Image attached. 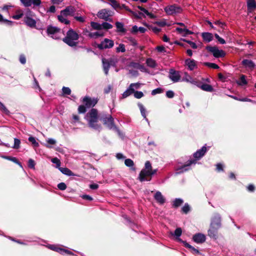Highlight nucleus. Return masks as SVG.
Instances as JSON below:
<instances>
[{
    "label": "nucleus",
    "mask_w": 256,
    "mask_h": 256,
    "mask_svg": "<svg viewBox=\"0 0 256 256\" xmlns=\"http://www.w3.org/2000/svg\"><path fill=\"white\" fill-rule=\"evenodd\" d=\"M84 119L87 121L88 126L96 130L101 128V125L98 124L100 116L96 108H92L84 116Z\"/></svg>",
    "instance_id": "nucleus-1"
},
{
    "label": "nucleus",
    "mask_w": 256,
    "mask_h": 256,
    "mask_svg": "<svg viewBox=\"0 0 256 256\" xmlns=\"http://www.w3.org/2000/svg\"><path fill=\"white\" fill-rule=\"evenodd\" d=\"M98 99L97 98H90L86 96L83 98L82 102L84 104L80 105L78 111V114H84L86 112V108H90L94 106L98 102Z\"/></svg>",
    "instance_id": "nucleus-2"
},
{
    "label": "nucleus",
    "mask_w": 256,
    "mask_h": 256,
    "mask_svg": "<svg viewBox=\"0 0 256 256\" xmlns=\"http://www.w3.org/2000/svg\"><path fill=\"white\" fill-rule=\"evenodd\" d=\"M79 35L72 28H70L66 32V36L63 38L62 41L70 47L76 46L78 44Z\"/></svg>",
    "instance_id": "nucleus-3"
},
{
    "label": "nucleus",
    "mask_w": 256,
    "mask_h": 256,
    "mask_svg": "<svg viewBox=\"0 0 256 256\" xmlns=\"http://www.w3.org/2000/svg\"><path fill=\"white\" fill-rule=\"evenodd\" d=\"M100 120L102 122L104 125L106 126L110 130L116 128L114 118L111 114H106L104 112L101 113L100 115Z\"/></svg>",
    "instance_id": "nucleus-4"
},
{
    "label": "nucleus",
    "mask_w": 256,
    "mask_h": 256,
    "mask_svg": "<svg viewBox=\"0 0 256 256\" xmlns=\"http://www.w3.org/2000/svg\"><path fill=\"white\" fill-rule=\"evenodd\" d=\"M206 49L210 52L216 58H223L226 56V52L222 50H218V47L211 46H207Z\"/></svg>",
    "instance_id": "nucleus-5"
},
{
    "label": "nucleus",
    "mask_w": 256,
    "mask_h": 256,
    "mask_svg": "<svg viewBox=\"0 0 256 256\" xmlns=\"http://www.w3.org/2000/svg\"><path fill=\"white\" fill-rule=\"evenodd\" d=\"M154 174V172H152L142 168L139 174L138 179L141 182L146 180L150 181L152 179V176Z\"/></svg>",
    "instance_id": "nucleus-6"
},
{
    "label": "nucleus",
    "mask_w": 256,
    "mask_h": 256,
    "mask_svg": "<svg viewBox=\"0 0 256 256\" xmlns=\"http://www.w3.org/2000/svg\"><path fill=\"white\" fill-rule=\"evenodd\" d=\"M97 16L98 18L106 22H112V19L110 18V11L107 9H102L100 10L97 14Z\"/></svg>",
    "instance_id": "nucleus-7"
},
{
    "label": "nucleus",
    "mask_w": 256,
    "mask_h": 256,
    "mask_svg": "<svg viewBox=\"0 0 256 256\" xmlns=\"http://www.w3.org/2000/svg\"><path fill=\"white\" fill-rule=\"evenodd\" d=\"M164 11L168 14L172 15L180 13L182 11V8L180 6L173 4L166 6L164 8Z\"/></svg>",
    "instance_id": "nucleus-8"
},
{
    "label": "nucleus",
    "mask_w": 256,
    "mask_h": 256,
    "mask_svg": "<svg viewBox=\"0 0 256 256\" xmlns=\"http://www.w3.org/2000/svg\"><path fill=\"white\" fill-rule=\"evenodd\" d=\"M114 46V42L112 40L107 38L104 39L100 44H97V48L100 50L110 48Z\"/></svg>",
    "instance_id": "nucleus-9"
},
{
    "label": "nucleus",
    "mask_w": 256,
    "mask_h": 256,
    "mask_svg": "<svg viewBox=\"0 0 256 256\" xmlns=\"http://www.w3.org/2000/svg\"><path fill=\"white\" fill-rule=\"evenodd\" d=\"M210 146H206L205 144L201 148L197 150L194 154L193 156L195 158L194 160H198L204 156L206 152L209 150Z\"/></svg>",
    "instance_id": "nucleus-10"
},
{
    "label": "nucleus",
    "mask_w": 256,
    "mask_h": 256,
    "mask_svg": "<svg viewBox=\"0 0 256 256\" xmlns=\"http://www.w3.org/2000/svg\"><path fill=\"white\" fill-rule=\"evenodd\" d=\"M196 161H187L186 163L182 165L178 166L176 168L178 173L183 172H186L190 169V166L192 164H195Z\"/></svg>",
    "instance_id": "nucleus-11"
},
{
    "label": "nucleus",
    "mask_w": 256,
    "mask_h": 256,
    "mask_svg": "<svg viewBox=\"0 0 256 256\" xmlns=\"http://www.w3.org/2000/svg\"><path fill=\"white\" fill-rule=\"evenodd\" d=\"M60 32V29L56 26H48L47 28L46 32L48 35H52L53 38L58 39L59 37L57 36V34Z\"/></svg>",
    "instance_id": "nucleus-12"
},
{
    "label": "nucleus",
    "mask_w": 256,
    "mask_h": 256,
    "mask_svg": "<svg viewBox=\"0 0 256 256\" xmlns=\"http://www.w3.org/2000/svg\"><path fill=\"white\" fill-rule=\"evenodd\" d=\"M168 78L174 82H176L180 80L181 76L178 71L171 68L170 70Z\"/></svg>",
    "instance_id": "nucleus-13"
},
{
    "label": "nucleus",
    "mask_w": 256,
    "mask_h": 256,
    "mask_svg": "<svg viewBox=\"0 0 256 256\" xmlns=\"http://www.w3.org/2000/svg\"><path fill=\"white\" fill-rule=\"evenodd\" d=\"M20 1L25 7H30L32 4L34 6H38L42 3L40 0H20Z\"/></svg>",
    "instance_id": "nucleus-14"
},
{
    "label": "nucleus",
    "mask_w": 256,
    "mask_h": 256,
    "mask_svg": "<svg viewBox=\"0 0 256 256\" xmlns=\"http://www.w3.org/2000/svg\"><path fill=\"white\" fill-rule=\"evenodd\" d=\"M24 22L30 28H36V20L31 16H26L24 17Z\"/></svg>",
    "instance_id": "nucleus-15"
},
{
    "label": "nucleus",
    "mask_w": 256,
    "mask_h": 256,
    "mask_svg": "<svg viewBox=\"0 0 256 256\" xmlns=\"http://www.w3.org/2000/svg\"><path fill=\"white\" fill-rule=\"evenodd\" d=\"M210 226L220 228L221 226V218L218 214H215L212 218Z\"/></svg>",
    "instance_id": "nucleus-16"
},
{
    "label": "nucleus",
    "mask_w": 256,
    "mask_h": 256,
    "mask_svg": "<svg viewBox=\"0 0 256 256\" xmlns=\"http://www.w3.org/2000/svg\"><path fill=\"white\" fill-rule=\"evenodd\" d=\"M220 228L210 226L208 230V236L214 240H216L218 238V230Z\"/></svg>",
    "instance_id": "nucleus-17"
},
{
    "label": "nucleus",
    "mask_w": 256,
    "mask_h": 256,
    "mask_svg": "<svg viewBox=\"0 0 256 256\" xmlns=\"http://www.w3.org/2000/svg\"><path fill=\"white\" fill-rule=\"evenodd\" d=\"M74 8L70 6H67L65 9L62 10L60 14L64 16H74Z\"/></svg>",
    "instance_id": "nucleus-18"
},
{
    "label": "nucleus",
    "mask_w": 256,
    "mask_h": 256,
    "mask_svg": "<svg viewBox=\"0 0 256 256\" xmlns=\"http://www.w3.org/2000/svg\"><path fill=\"white\" fill-rule=\"evenodd\" d=\"M206 236L201 233H198L193 236V240L198 244L203 243L206 241Z\"/></svg>",
    "instance_id": "nucleus-19"
},
{
    "label": "nucleus",
    "mask_w": 256,
    "mask_h": 256,
    "mask_svg": "<svg viewBox=\"0 0 256 256\" xmlns=\"http://www.w3.org/2000/svg\"><path fill=\"white\" fill-rule=\"evenodd\" d=\"M242 64L243 65V66L244 68H248L249 70H253L256 66V65H255L254 63L253 62V61H252V60H247V59L244 60L242 62Z\"/></svg>",
    "instance_id": "nucleus-20"
},
{
    "label": "nucleus",
    "mask_w": 256,
    "mask_h": 256,
    "mask_svg": "<svg viewBox=\"0 0 256 256\" xmlns=\"http://www.w3.org/2000/svg\"><path fill=\"white\" fill-rule=\"evenodd\" d=\"M154 198L160 204H163L166 202V198L159 191L156 192L154 195Z\"/></svg>",
    "instance_id": "nucleus-21"
},
{
    "label": "nucleus",
    "mask_w": 256,
    "mask_h": 256,
    "mask_svg": "<svg viewBox=\"0 0 256 256\" xmlns=\"http://www.w3.org/2000/svg\"><path fill=\"white\" fill-rule=\"evenodd\" d=\"M196 61L194 60L188 58L185 60V64L188 66V68L190 70H192L196 68Z\"/></svg>",
    "instance_id": "nucleus-22"
},
{
    "label": "nucleus",
    "mask_w": 256,
    "mask_h": 256,
    "mask_svg": "<svg viewBox=\"0 0 256 256\" xmlns=\"http://www.w3.org/2000/svg\"><path fill=\"white\" fill-rule=\"evenodd\" d=\"M202 37L203 40L206 43L210 42L213 40V35L212 33L204 32L202 34Z\"/></svg>",
    "instance_id": "nucleus-23"
},
{
    "label": "nucleus",
    "mask_w": 256,
    "mask_h": 256,
    "mask_svg": "<svg viewBox=\"0 0 256 256\" xmlns=\"http://www.w3.org/2000/svg\"><path fill=\"white\" fill-rule=\"evenodd\" d=\"M102 63L104 73L106 74V75H107L108 74V70L110 66V64L108 60H106L105 58H102Z\"/></svg>",
    "instance_id": "nucleus-24"
},
{
    "label": "nucleus",
    "mask_w": 256,
    "mask_h": 256,
    "mask_svg": "<svg viewBox=\"0 0 256 256\" xmlns=\"http://www.w3.org/2000/svg\"><path fill=\"white\" fill-rule=\"evenodd\" d=\"M116 26V32H121L125 34L126 32V29L124 28V24L122 22H116L115 23Z\"/></svg>",
    "instance_id": "nucleus-25"
},
{
    "label": "nucleus",
    "mask_w": 256,
    "mask_h": 256,
    "mask_svg": "<svg viewBox=\"0 0 256 256\" xmlns=\"http://www.w3.org/2000/svg\"><path fill=\"white\" fill-rule=\"evenodd\" d=\"M247 6L248 11L251 12L256 8V2L255 0H248Z\"/></svg>",
    "instance_id": "nucleus-26"
},
{
    "label": "nucleus",
    "mask_w": 256,
    "mask_h": 256,
    "mask_svg": "<svg viewBox=\"0 0 256 256\" xmlns=\"http://www.w3.org/2000/svg\"><path fill=\"white\" fill-rule=\"evenodd\" d=\"M200 87L202 90L208 92H212L214 91V88L212 86L208 84H204L200 86H199Z\"/></svg>",
    "instance_id": "nucleus-27"
},
{
    "label": "nucleus",
    "mask_w": 256,
    "mask_h": 256,
    "mask_svg": "<svg viewBox=\"0 0 256 256\" xmlns=\"http://www.w3.org/2000/svg\"><path fill=\"white\" fill-rule=\"evenodd\" d=\"M59 170L64 174L68 176H75V174L68 168H60Z\"/></svg>",
    "instance_id": "nucleus-28"
},
{
    "label": "nucleus",
    "mask_w": 256,
    "mask_h": 256,
    "mask_svg": "<svg viewBox=\"0 0 256 256\" xmlns=\"http://www.w3.org/2000/svg\"><path fill=\"white\" fill-rule=\"evenodd\" d=\"M104 36V34L102 32H91L89 34V38H97L99 37H102Z\"/></svg>",
    "instance_id": "nucleus-29"
},
{
    "label": "nucleus",
    "mask_w": 256,
    "mask_h": 256,
    "mask_svg": "<svg viewBox=\"0 0 256 256\" xmlns=\"http://www.w3.org/2000/svg\"><path fill=\"white\" fill-rule=\"evenodd\" d=\"M147 66L151 68H154L156 66V61L152 58H148L146 60Z\"/></svg>",
    "instance_id": "nucleus-30"
},
{
    "label": "nucleus",
    "mask_w": 256,
    "mask_h": 256,
    "mask_svg": "<svg viewBox=\"0 0 256 256\" xmlns=\"http://www.w3.org/2000/svg\"><path fill=\"white\" fill-rule=\"evenodd\" d=\"M184 202V200L180 198H176L173 202L172 206L174 208H178Z\"/></svg>",
    "instance_id": "nucleus-31"
},
{
    "label": "nucleus",
    "mask_w": 256,
    "mask_h": 256,
    "mask_svg": "<svg viewBox=\"0 0 256 256\" xmlns=\"http://www.w3.org/2000/svg\"><path fill=\"white\" fill-rule=\"evenodd\" d=\"M144 169L150 171L152 172H154V174H156V170H153L152 168V164H150V161H146V162L145 164L144 168Z\"/></svg>",
    "instance_id": "nucleus-32"
},
{
    "label": "nucleus",
    "mask_w": 256,
    "mask_h": 256,
    "mask_svg": "<svg viewBox=\"0 0 256 256\" xmlns=\"http://www.w3.org/2000/svg\"><path fill=\"white\" fill-rule=\"evenodd\" d=\"M185 243H186L185 244V247L186 248L190 249L191 252L192 254H200V251L198 250L195 248L194 247H193L192 246L190 245L188 242H185Z\"/></svg>",
    "instance_id": "nucleus-33"
},
{
    "label": "nucleus",
    "mask_w": 256,
    "mask_h": 256,
    "mask_svg": "<svg viewBox=\"0 0 256 256\" xmlns=\"http://www.w3.org/2000/svg\"><path fill=\"white\" fill-rule=\"evenodd\" d=\"M185 243H186L185 244V247L186 248L190 249L191 252L192 254H200V251L198 250L195 248L194 247H193L192 246L190 245L188 242H185Z\"/></svg>",
    "instance_id": "nucleus-34"
},
{
    "label": "nucleus",
    "mask_w": 256,
    "mask_h": 256,
    "mask_svg": "<svg viewBox=\"0 0 256 256\" xmlns=\"http://www.w3.org/2000/svg\"><path fill=\"white\" fill-rule=\"evenodd\" d=\"M185 243H186L185 244V247L186 248L190 249L191 252L192 254H200V251L198 250L195 248L194 247H193L192 246L190 245L188 242H185Z\"/></svg>",
    "instance_id": "nucleus-35"
},
{
    "label": "nucleus",
    "mask_w": 256,
    "mask_h": 256,
    "mask_svg": "<svg viewBox=\"0 0 256 256\" xmlns=\"http://www.w3.org/2000/svg\"><path fill=\"white\" fill-rule=\"evenodd\" d=\"M138 106L140 109L142 116L146 121H148V119L147 118L146 116V110L144 108V106L142 104H138Z\"/></svg>",
    "instance_id": "nucleus-36"
},
{
    "label": "nucleus",
    "mask_w": 256,
    "mask_h": 256,
    "mask_svg": "<svg viewBox=\"0 0 256 256\" xmlns=\"http://www.w3.org/2000/svg\"><path fill=\"white\" fill-rule=\"evenodd\" d=\"M90 26L93 30H102V24L94 22H90Z\"/></svg>",
    "instance_id": "nucleus-37"
},
{
    "label": "nucleus",
    "mask_w": 256,
    "mask_h": 256,
    "mask_svg": "<svg viewBox=\"0 0 256 256\" xmlns=\"http://www.w3.org/2000/svg\"><path fill=\"white\" fill-rule=\"evenodd\" d=\"M124 164L126 166L129 167L130 170L136 171V168L134 166V161H124Z\"/></svg>",
    "instance_id": "nucleus-38"
},
{
    "label": "nucleus",
    "mask_w": 256,
    "mask_h": 256,
    "mask_svg": "<svg viewBox=\"0 0 256 256\" xmlns=\"http://www.w3.org/2000/svg\"><path fill=\"white\" fill-rule=\"evenodd\" d=\"M181 210L182 213L187 214L190 210V207L188 203H186L184 206L182 208Z\"/></svg>",
    "instance_id": "nucleus-39"
},
{
    "label": "nucleus",
    "mask_w": 256,
    "mask_h": 256,
    "mask_svg": "<svg viewBox=\"0 0 256 256\" xmlns=\"http://www.w3.org/2000/svg\"><path fill=\"white\" fill-rule=\"evenodd\" d=\"M204 65L214 69H218L220 68L218 64L212 62H206L204 63Z\"/></svg>",
    "instance_id": "nucleus-40"
},
{
    "label": "nucleus",
    "mask_w": 256,
    "mask_h": 256,
    "mask_svg": "<svg viewBox=\"0 0 256 256\" xmlns=\"http://www.w3.org/2000/svg\"><path fill=\"white\" fill-rule=\"evenodd\" d=\"M48 248L50 250H54L55 252H56L60 254L62 253V248H59L56 245H54V244L50 245L48 246Z\"/></svg>",
    "instance_id": "nucleus-41"
},
{
    "label": "nucleus",
    "mask_w": 256,
    "mask_h": 256,
    "mask_svg": "<svg viewBox=\"0 0 256 256\" xmlns=\"http://www.w3.org/2000/svg\"><path fill=\"white\" fill-rule=\"evenodd\" d=\"M112 25L107 22H104L102 24V30H110L112 28Z\"/></svg>",
    "instance_id": "nucleus-42"
},
{
    "label": "nucleus",
    "mask_w": 256,
    "mask_h": 256,
    "mask_svg": "<svg viewBox=\"0 0 256 256\" xmlns=\"http://www.w3.org/2000/svg\"><path fill=\"white\" fill-rule=\"evenodd\" d=\"M64 16L62 14H61L60 16H58V20H59L60 22L62 23H64L66 24H70V21L66 19V18H64Z\"/></svg>",
    "instance_id": "nucleus-43"
},
{
    "label": "nucleus",
    "mask_w": 256,
    "mask_h": 256,
    "mask_svg": "<svg viewBox=\"0 0 256 256\" xmlns=\"http://www.w3.org/2000/svg\"><path fill=\"white\" fill-rule=\"evenodd\" d=\"M28 140L30 142L32 146L34 147H38L39 146L38 143L36 142V139L34 137L30 136L28 138Z\"/></svg>",
    "instance_id": "nucleus-44"
},
{
    "label": "nucleus",
    "mask_w": 256,
    "mask_h": 256,
    "mask_svg": "<svg viewBox=\"0 0 256 256\" xmlns=\"http://www.w3.org/2000/svg\"><path fill=\"white\" fill-rule=\"evenodd\" d=\"M20 140L17 138H14V144L12 146L13 148L18 149L20 147Z\"/></svg>",
    "instance_id": "nucleus-45"
},
{
    "label": "nucleus",
    "mask_w": 256,
    "mask_h": 256,
    "mask_svg": "<svg viewBox=\"0 0 256 256\" xmlns=\"http://www.w3.org/2000/svg\"><path fill=\"white\" fill-rule=\"evenodd\" d=\"M116 52H126L125 46L124 44H120L116 48Z\"/></svg>",
    "instance_id": "nucleus-46"
},
{
    "label": "nucleus",
    "mask_w": 256,
    "mask_h": 256,
    "mask_svg": "<svg viewBox=\"0 0 256 256\" xmlns=\"http://www.w3.org/2000/svg\"><path fill=\"white\" fill-rule=\"evenodd\" d=\"M0 110L6 114H10V111L7 109L5 106L0 102Z\"/></svg>",
    "instance_id": "nucleus-47"
},
{
    "label": "nucleus",
    "mask_w": 256,
    "mask_h": 256,
    "mask_svg": "<svg viewBox=\"0 0 256 256\" xmlns=\"http://www.w3.org/2000/svg\"><path fill=\"white\" fill-rule=\"evenodd\" d=\"M164 92L163 89L160 88H156L152 91L151 94L152 96H154L158 94H161Z\"/></svg>",
    "instance_id": "nucleus-48"
},
{
    "label": "nucleus",
    "mask_w": 256,
    "mask_h": 256,
    "mask_svg": "<svg viewBox=\"0 0 256 256\" xmlns=\"http://www.w3.org/2000/svg\"><path fill=\"white\" fill-rule=\"evenodd\" d=\"M144 96L143 92L140 91H136L134 92V96L136 98H140Z\"/></svg>",
    "instance_id": "nucleus-49"
},
{
    "label": "nucleus",
    "mask_w": 256,
    "mask_h": 256,
    "mask_svg": "<svg viewBox=\"0 0 256 256\" xmlns=\"http://www.w3.org/2000/svg\"><path fill=\"white\" fill-rule=\"evenodd\" d=\"M120 8H122L124 9L125 10L132 14L136 17H138V16L135 14V13L133 11H132L128 6H126L125 4H122V6H120Z\"/></svg>",
    "instance_id": "nucleus-50"
},
{
    "label": "nucleus",
    "mask_w": 256,
    "mask_h": 256,
    "mask_svg": "<svg viewBox=\"0 0 256 256\" xmlns=\"http://www.w3.org/2000/svg\"><path fill=\"white\" fill-rule=\"evenodd\" d=\"M182 234V230L180 228H176L174 232V234L176 237H180Z\"/></svg>",
    "instance_id": "nucleus-51"
},
{
    "label": "nucleus",
    "mask_w": 256,
    "mask_h": 256,
    "mask_svg": "<svg viewBox=\"0 0 256 256\" xmlns=\"http://www.w3.org/2000/svg\"><path fill=\"white\" fill-rule=\"evenodd\" d=\"M58 188L60 190H64L66 188V185L64 182H62L58 184Z\"/></svg>",
    "instance_id": "nucleus-52"
},
{
    "label": "nucleus",
    "mask_w": 256,
    "mask_h": 256,
    "mask_svg": "<svg viewBox=\"0 0 256 256\" xmlns=\"http://www.w3.org/2000/svg\"><path fill=\"white\" fill-rule=\"evenodd\" d=\"M62 93L64 94L70 95L71 93L70 89L68 87L64 86L62 88Z\"/></svg>",
    "instance_id": "nucleus-53"
},
{
    "label": "nucleus",
    "mask_w": 256,
    "mask_h": 256,
    "mask_svg": "<svg viewBox=\"0 0 256 256\" xmlns=\"http://www.w3.org/2000/svg\"><path fill=\"white\" fill-rule=\"evenodd\" d=\"M82 167L85 170H88L90 168L96 170L91 164H88V162H84V165L82 166Z\"/></svg>",
    "instance_id": "nucleus-54"
},
{
    "label": "nucleus",
    "mask_w": 256,
    "mask_h": 256,
    "mask_svg": "<svg viewBox=\"0 0 256 256\" xmlns=\"http://www.w3.org/2000/svg\"><path fill=\"white\" fill-rule=\"evenodd\" d=\"M240 80L241 83L240 84V85H246L248 82L246 80V77L244 75H242L240 77Z\"/></svg>",
    "instance_id": "nucleus-55"
},
{
    "label": "nucleus",
    "mask_w": 256,
    "mask_h": 256,
    "mask_svg": "<svg viewBox=\"0 0 256 256\" xmlns=\"http://www.w3.org/2000/svg\"><path fill=\"white\" fill-rule=\"evenodd\" d=\"M214 36L218 40V42L220 44H226L225 40L224 38H220L218 34H214Z\"/></svg>",
    "instance_id": "nucleus-56"
},
{
    "label": "nucleus",
    "mask_w": 256,
    "mask_h": 256,
    "mask_svg": "<svg viewBox=\"0 0 256 256\" xmlns=\"http://www.w3.org/2000/svg\"><path fill=\"white\" fill-rule=\"evenodd\" d=\"M246 189L249 192H254L256 188L253 184H250L247 186Z\"/></svg>",
    "instance_id": "nucleus-57"
},
{
    "label": "nucleus",
    "mask_w": 256,
    "mask_h": 256,
    "mask_svg": "<svg viewBox=\"0 0 256 256\" xmlns=\"http://www.w3.org/2000/svg\"><path fill=\"white\" fill-rule=\"evenodd\" d=\"M61 254H66L68 255H72V256L74 255V254L72 252H71L68 250H66V249L62 248Z\"/></svg>",
    "instance_id": "nucleus-58"
},
{
    "label": "nucleus",
    "mask_w": 256,
    "mask_h": 256,
    "mask_svg": "<svg viewBox=\"0 0 256 256\" xmlns=\"http://www.w3.org/2000/svg\"><path fill=\"white\" fill-rule=\"evenodd\" d=\"M140 64L138 62H131L130 64V67H132L133 68H136V69H138L139 68V67L140 66Z\"/></svg>",
    "instance_id": "nucleus-59"
},
{
    "label": "nucleus",
    "mask_w": 256,
    "mask_h": 256,
    "mask_svg": "<svg viewBox=\"0 0 256 256\" xmlns=\"http://www.w3.org/2000/svg\"><path fill=\"white\" fill-rule=\"evenodd\" d=\"M174 96V93L173 91L169 90L166 92V96L168 98H172Z\"/></svg>",
    "instance_id": "nucleus-60"
},
{
    "label": "nucleus",
    "mask_w": 256,
    "mask_h": 256,
    "mask_svg": "<svg viewBox=\"0 0 256 256\" xmlns=\"http://www.w3.org/2000/svg\"><path fill=\"white\" fill-rule=\"evenodd\" d=\"M112 6L114 8H120V4L117 2L116 0H112L111 2Z\"/></svg>",
    "instance_id": "nucleus-61"
},
{
    "label": "nucleus",
    "mask_w": 256,
    "mask_h": 256,
    "mask_svg": "<svg viewBox=\"0 0 256 256\" xmlns=\"http://www.w3.org/2000/svg\"><path fill=\"white\" fill-rule=\"evenodd\" d=\"M35 165V161H28V166L29 168L32 169H34Z\"/></svg>",
    "instance_id": "nucleus-62"
},
{
    "label": "nucleus",
    "mask_w": 256,
    "mask_h": 256,
    "mask_svg": "<svg viewBox=\"0 0 256 256\" xmlns=\"http://www.w3.org/2000/svg\"><path fill=\"white\" fill-rule=\"evenodd\" d=\"M19 60H20V62H21V64H25L26 62V58L24 54H21L20 56Z\"/></svg>",
    "instance_id": "nucleus-63"
},
{
    "label": "nucleus",
    "mask_w": 256,
    "mask_h": 256,
    "mask_svg": "<svg viewBox=\"0 0 256 256\" xmlns=\"http://www.w3.org/2000/svg\"><path fill=\"white\" fill-rule=\"evenodd\" d=\"M74 18L77 21H78L81 22H85V18L83 16H74Z\"/></svg>",
    "instance_id": "nucleus-64"
}]
</instances>
